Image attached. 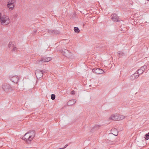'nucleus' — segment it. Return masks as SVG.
Segmentation results:
<instances>
[{
  "label": "nucleus",
  "mask_w": 149,
  "mask_h": 149,
  "mask_svg": "<svg viewBox=\"0 0 149 149\" xmlns=\"http://www.w3.org/2000/svg\"><path fill=\"white\" fill-rule=\"evenodd\" d=\"M35 136V131L32 130L26 133L22 138V139L25 141L27 143L29 144Z\"/></svg>",
  "instance_id": "1"
},
{
  "label": "nucleus",
  "mask_w": 149,
  "mask_h": 149,
  "mask_svg": "<svg viewBox=\"0 0 149 149\" xmlns=\"http://www.w3.org/2000/svg\"><path fill=\"white\" fill-rule=\"evenodd\" d=\"M9 22L10 19L8 17L5 15L1 17L0 13V23L2 25H6L9 24Z\"/></svg>",
  "instance_id": "2"
},
{
  "label": "nucleus",
  "mask_w": 149,
  "mask_h": 149,
  "mask_svg": "<svg viewBox=\"0 0 149 149\" xmlns=\"http://www.w3.org/2000/svg\"><path fill=\"white\" fill-rule=\"evenodd\" d=\"M125 117L123 115L115 114L111 116L110 119L114 120H120L124 119Z\"/></svg>",
  "instance_id": "3"
},
{
  "label": "nucleus",
  "mask_w": 149,
  "mask_h": 149,
  "mask_svg": "<svg viewBox=\"0 0 149 149\" xmlns=\"http://www.w3.org/2000/svg\"><path fill=\"white\" fill-rule=\"evenodd\" d=\"M3 89L6 92H8L11 90V87L9 84H4L2 86Z\"/></svg>",
  "instance_id": "4"
},
{
  "label": "nucleus",
  "mask_w": 149,
  "mask_h": 149,
  "mask_svg": "<svg viewBox=\"0 0 149 149\" xmlns=\"http://www.w3.org/2000/svg\"><path fill=\"white\" fill-rule=\"evenodd\" d=\"M15 2V0H9L7 5L8 7L10 10H13L14 7V3Z\"/></svg>",
  "instance_id": "5"
},
{
  "label": "nucleus",
  "mask_w": 149,
  "mask_h": 149,
  "mask_svg": "<svg viewBox=\"0 0 149 149\" xmlns=\"http://www.w3.org/2000/svg\"><path fill=\"white\" fill-rule=\"evenodd\" d=\"M61 53L64 56L68 58L71 57L72 55V54L71 52L66 49L62 50Z\"/></svg>",
  "instance_id": "6"
},
{
  "label": "nucleus",
  "mask_w": 149,
  "mask_h": 149,
  "mask_svg": "<svg viewBox=\"0 0 149 149\" xmlns=\"http://www.w3.org/2000/svg\"><path fill=\"white\" fill-rule=\"evenodd\" d=\"M92 72L96 74H102L104 73V71L103 70L98 68H93L92 69Z\"/></svg>",
  "instance_id": "7"
},
{
  "label": "nucleus",
  "mask_w": 149,
  "mask_h": 149,
  "mask_svg": "<svg viewBox=\"0 0 149 149\" xmlns=\"http://www.w3.org/2000/svg\"><path fill=\"white\" fill-rule=\"evenodd\" d=\"M35 73L37 78H40L43 76L42 73L41 71V70H36L35 71Z\"/></svg>",
  "instance_id": "8"
},
{
  "label": "nucleus",
  "mask_w": 149,
  "mask_h": 149,
  "mask_svg": "<svg viewBox=\"0 0 149 149\" xmlns=\"http://www.w3.org/2000/svg\"><path fill=\"white\" fill-rule=\"evenodd\" d=\"M48 32L51 34H52L53 35L54 34H59L60 33V32L59 31L57 30H53L52 29H48Z\"/></svg>",
  "instance_id": "9"
},
{
  "label": "nucleus",
  "mask_w": 149,
  "mask_h": 149,
  "mask_svg": "<svg viewBox=\"0 0 149 149\" xmlns=\"http://www.w3.org/2000/svg\"><path fill=\"white\" fill-rule=\"evenodd\" d=\"M111 19L112 20L115 22L120 21L118 19V17L116 14H114L111 15Z\"/></svg>",
  "instance_id": "10"
},
{
  "label": "nucleus",
  "mask_w": 149,
  "mask_h": 149,
  "mask_svg": "<svg viewBox=\"0 0 149 149\" xmlns=\"http://www.w3.org/2000/svg\"><path fill=\"white\" fill-rule=\"evenodd\" d=\"M139 77V74H137L136 72L132 75L130 77V79L131 81H133L137 79Z\"/></svg>",
  "instance_id": "11"
},
{
  "label": "nucleus",
  "mask_w": 149,
  "mask_h": 149,
  "mask_svg": "<svg viewBox=\"0 0 149 149\" xmlns=\"http://www.w3.org/2000/svg\"><path fill=\"white\" fill-rule=\"evenodd\" d=\"M10 80L13 82L17 83L18 81L19 78L17 76H15L10 78Z\"/></svg>",
  "instance_id": "12"
},
{
  "label": "nucleus",
  "mask_w": 149,
  "mask_h": 149,
  "mask_svg": "<svg viewBox=\"0 0 149 149\" xmlns=\"http://www.w3.org/2000/svg\"><path fill=\"white\" fill-rule=\"evenodd\" d=\"M111 133L115 136H117L118 135V132L117 129L115 128L112 129L111 130Z\"/></svg>",
  "instance_id": "13"
},
{
  "label": "nucleus",
  "mask_w": 149,
  "mask_h": 149,
  "mask_svg": "<svg viewBox=\"0 0 149 149\" xmlns=\"http://www.w3.org/2000/svg\"><path fill=\"white\" fill-rule=\"evenodd\" d=\"M76 101V100L75 99L72 100L68 101L67 103V105L69 106H71L74 104Z\"/></svg>",
  "instance_id": "14"
},
{
  "label": "nucleus",
  "mask_w": 149,
  "mask_h": 149,
  "mask_svg": "<svg viewBox=\"0 0 149 149\" xmlns=\"http://www.w3.org/2000/svg\"><path fill=\"white\" fill-rule=\"evenodd\" d=\"M100 126V125H96L94 126L91 130V132H93V130H97L99 129Z\"/></svg>",
  "instance_id": "15"
},
{
  "label": "nucleus",
  "mask_w": 149,
  "mask_h": 149,
  "mask_svg": "<svg viewBox=\"0 0 149 149\" xmlns=\"http://www.w3.org/2000/svg\"><path fill=\"white\" fill-rule=\"evenodd\" d=\"M43 60L44 63L45 62H48L50 61L52 59V58L51 57H43L42 59Z\"/></svg>",
  "instance_id": "16"
},
{
  "label": "nucleus",
  "mask_w": 149,
  "mask_h": 149,
  "mask_svg": "<svg viewBox=\"0 0 149 149\" xmlns=\"http://www.w3.org/2000/svg\"><path fill=\"white\" fill-rule=\"evenodd\" d=\"M118 55L119 57H120L124 56V53L121 51H119L118 52Z\"/></svg>",
  "instance_id": "17"
},
{
  "label": "nucleus",
  "mask_w": 149,
  "mask_h": 149,
  "mask_svg": "<svg viewBox=\"0 0 149 149\" xmlns=\"http://www.w3.org/2000/svg\"><path fill=\"white\" fill-rule=\"evenodd\" d=\"M136 72H137L136 73L137 74H139V75L142 74L143 72V71L141 69H138Z\"/></svg>",
  "instance_id": "18"
},
{
  "label": "nucleus",
  "mask_w": 149,
  "mask_h": 149,
  "mask_svg": "<svg viewBox=\"0 0 149 149\" xmlns=\"http://www.w3.org/2000/svg\"><path fill=\"white\" fill-rule=\"evenodd\" d=\"M44 63L43 60L42 59L40 60H38L36 62V64H41L42 63Z\"/></svg>",
  "instance_id": "19"
},
{
  "label": "nucleus",
  "mask_w": 149,
  "mask_h": 149,
  "mask_svg": "<svg viewBox=\"0 0 149 149\" xmlns=\"http://www.w3.org/2000/svg\"><path fill=\"white\" fill-rule=\"evenodd\" d=\"M14 44L12 42H10L8 44V47L9 48H13L14 46Z\"/></svg>",
  "instance_id": "20"
},
{
  "label": "nucleus",
  "mask_w": 149,
  "mask_h": 149,
  "mask_svg": "<svg viewBox=\"0 0 149 149\" xmlns=\"http://www.w3.org/2000/svg\"><path fill=\"white\" fill-rule=\"evenodd\" d=\"M74 31L77 33H78L80 32V30L78 27H74Z\"/></svg>",
  "instance_id": "21"
},
{
  "label": "nucleus",
  "mask_w": 149,
  "mask_h": 149,
  "mask_svg": "<svg viewBox=\"0 0 149 149\" xmlns=\"http://www.w3.org/2000/svg\"><path fill=\"white\" fill-rule=\"evenodd\" d=\"M144 72L146 69H147V66L146 65H144L141 67V68Z\"/></svg>",
  "instance_id": "22"
},
{
  "label": "nucleus",
  "mask_w": 149,
  "mask_h": 149,
  "mask_svg": "<svg viewBox=\"0 0 149 149\" xmlns=\"http://www.w3.org/2000/svg\"><path fill=\"white\" fill-rule=\"evenodd\" d=\"M145 138L146 139L148 140L149 139V132L145 134Z\"/></svg>",
  "instance_id": "23"
},
{
  "label": "nucleus",
  "mask_w": 149,
  "mask_h": 149,
  "mask_svg": "<svg viewBox=\"0 0 149 149\" xmlns=\"http://www.w3.org/2000/svg\"><path fill=\"white\" fill-rule=\"evenodd\" d=\"M55 95L54 94H52L51 95V98L52 100H54L55 98Z\"/></svg>",
  "instance_id": "24"
},
{
  "label": "nucleus",
  "mask_w": 149,
  "mask_h": 149,
  "mask_svg": "<svg viewBox=\"0 0 149 149\" xmlns=\"http://www.w3.org/2000/svg\"><path fill=\"white\" fill-rule=\"evenodd\" d=\"M13 48L12 50L13 51H17V48L15 46V45L13 47Z\"/></svg>",
  "instance_id": "25"
},
{
  "label": "nucleus",
  "mask_w": 149,
  "mask_h": 149,
  "mask_svg": "<svg viewBox=\"0 0 149 149\" xmlns=\"http://www.w3.org/2000/svg\"><path fill=\"white\" fill-rule=\"evenodd\" d=\"M70 93L71 95H74L75 94V92L74 91H72Z\"/></svg>",
  "instance_id": "26"
},
{
  "label": "nucleus",
  "mask_w": 149,
  "mask_h": 149,
  "mask_svg": "<svg viewBox=\"0 0 149 149\" xmlns=\"http://www.w3.org/2000/svg\"><path fill=\"white\" fill-rule=\"evenodd\" d=\"M41 71L42 73V74L43 75V73L45 72V71L44 70H41Z\"/></svg>",
  "instance_id": "27"
},
{
  "label": "nucleus",
  "mask_w": 149,
  "mask_h": 149,
  "mask_svg": "<svg viewBox=\"0 0 149 149\" xmlns=\"http://www.w3.org/2000/svg\"><path fill=\"white\" fill-rule=\"evenodd\" d=\"M68 146V144L65 145V146L63 148V149H64V148H65L66 147H67Z\"/></svg>",
  "instance_id": "28"
},
{
  "label": "nucleus",
  "mask_w": 149,
  "mask_h": 149,
  "mask_svg": "<svg viewBox=\"0 0 149 149\" xmlns=\"http://www.w3.org/2000/svg\"><path fill=\"white\" fill-rule=\"evenodd\" d=\"M36 31H36H36H35L34 33H33V35L35 34V33H36Z\"/></svg>",
  "instance_id": "29"
},
{
  "label": "nucleus",
  "mask_w": 149,
  "mask_h": 149,
  "mask_svg": "<svg viewBox=\"0 0 149 149\" xmlns=\"http://www.w3.org/2000/svg\"><path fill=\"white\" fill-rule=\"evenodd\" d=\"M59 149H63V148H59Z\"/></svg>",
  "instance_id": "30"
},
{
  "label": "nucleus",
  "mask_w": 149,
  "mask_h": 149,
  "mask_svg": "<svg viewBox=\"0 0 149 149\" xmlns=\"http://www.w3.org/2000/svg\"><path fill=\"white\" fill-rule=\"evenodd\" d=\"M147 0L148 1H149V0Z\"/></svg>",
  "instance_id": "31"
}]
</instances>
